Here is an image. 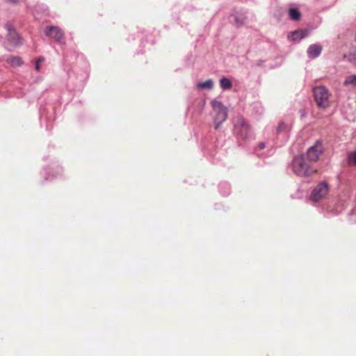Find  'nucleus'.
Segmentation results:
<instances>
[{
    "mask_svg": "<svg viewBox=\"0 0 356 356\" xmlns=\"http://www.w3.org/2000/svg\"><path fill=\"white\" fill-rule=\"evenodd\" d=\"M293 169L294 172L300 177H308L316 172V170H313L308 165L302 155L294 158Z\"/></svg>",
    "mask_w": 356,
    "mask_h": 356,
    "instance_id": "1",
    "label": "nucleus"
},
{
    "mask_svg": "<svg viewBox=\"0 0 356 356\" xmlns=\"http://www.w3.org/2000/svg\"><path fill=\"white\" fill-rule=\"evenodd\" d=\"M315 101L319 108H326L329 106L330 94L324 86H317L313 89Z\"/></svg>",
    "mask_w": 356,
    "mask_h": 356,
    "instance_id": "2",
    "label": "nucleus"
},
{
    "mask_svg": "<svg viewBox=\"0 0 356 356\" xmlns=\"http://www.w3.org/2000/svg\"><path fill=\"white\" fill-rule=\"evenodd\" d=\"M211 105L216 112L215 118V129H218L220 124L227 118V109L223 104L217 100L211 101Z\"/></svg>",
    "mask_w": 356,
    "mask_h": 356,
    "instance_id": "3",
    "label": "nucleus"
},
{
    "mask_svg": "<svg viewBox=\"0 0 356 356\" xmlns=\"http://www.w3.org/2000/svg\"><path fill=\"white\" fill-rule=\"evenodd\" d=\"M329 190L330 186L327 181L321 182L312 191L311 199L314 202H318L326 197Z\"/></svg>",
    "mask_w": 356,
    "mask_h": 356,
    "instance_id": "4",
    "label": "nucleus"
},
{
    "mask_svg": "<svg viewBox=\"0 0 356 356\" xmlns=\"http://www.w3.org/2000/svg\"><path fill=\"white\" fill-rule=\"evenodd\" d=\"M44 32L46 35L51 38L55 41L61 44H65V38L64 33L58 26H51L46 27Z\"/></svg>",
    "mask_w": 356,
    "mask_h": 356,
    "instance_id": "5",
    "label": "nucleus"
},
{
    "mask_svg": "<svg viewBox=\"0 0 356 356\" xmlns=\"http://www.w3.org/2000/svg\"><path fill=\"white\" fill-rule=\"evenodd\" d=\"M236 132L243 138L248 136L250 132V126L242 117H237L234 122Z\"/></svg>",
    "mask_w": 356,
    "mask_h": 356,
    "instance_id": "6",
    "label": "nucleus"
},
{
    "mask_svg": "<svg viewBox=\"0 0 356 356\" xmlns=\"http://www.w3.org/2000/svg\"><path fill=\"white\" fill-rule=\"evenodd\" d=\"M323 145L320 141H316V143L309 148L307 155V158L311 161H316L320 155L323 153Z\"/></svg>",
    "mask_w": 356,
    "mask_h": 356,
    "instance_id": "7",
    "label": "nucleus"
},
{
    "mask_svg": "<svg viewBox=\"0 0 356 356\" xmlns=\"http://www.w3.org/2000/svg\"><path fill=\"white\" fill-rule=\"evenodd\" d=\"M6 26L8 30V41L14 46L20 44L21 39L16 31L13 28L12 25L10 24H6Z\"/></svg>",
    "mask_w": 356,
    "mask_h": 356,
    "instance_id": "8",
    "label": "nucleus"
},
{
    "mask_svg": "<svg viewBox=\"0 0 356 356\" xmlns=\"http://www.w3.org/2000/svg\"><path fill=\"white\" fill-rule=\"evenodd\" d=\"M322 51V47L318 44L310 45L307 49V54L309 58H314L318 57Z\"/></svg>",
    "mask_w": 356,
    "mask_h": 356,
    "instance_id": "9",
    "label": "nucleus"
},
{
    "mask_svg": "<svg viewBox=\"0 0 356 356\" xmlns=\"http://www.w3.org/2000/svg\"><path fill=\"white\" fill-rule=\"evenodd\" d=\"M308 35V31L307 30H297L291 32L289 35L288 38L293 40H300L301 39L305 38Z\"/></svg>",
    "mask_w": 356,
    "mask_h": 356,
    "instance_id": "10",
    "label": "nucleus"
},
{
    "mask_svg": "<svg viewBox=\"0 0 356 356\" xmlns=\"http://www.w3.org/2000/svg\"><path fill=\"white\" fill-rule=\"evenodd\" d=\"M291 19L299 21L301 17V13L297 8H290L289 11Z\"/></svg>",
    "mask_w": 356,
    "mask_h": 356,
    "instance_id": "11",
    "label": "nucleus"
},
{
    "mask_svg": "<svg viewBox=\"0 0 356 356\" xmlns=\"http://www.w3.org/2000/svg\"><path fill=\"white\" fill-rule=\"evenodd\" d=\"M220 86L223 90H228L232 87V83L229 79L223 77L220 80Z\"/></svg>",
    "mask_w": 356,
    "mask_h": 356,
    "instance_id": "12",
    "label": "nucleus"
},
{
    "mask_svg": "<svg viewBox=\"0 0 356 356\" xmlns=\"http://www.w3.org/2000/svg\"><path fill=\"white\" fill-rule=\"evenodd\" d=\"M197 86L200 89H211L213 87V82L211 79H208L204 82L199 83Z\"/></svg>",
    "mask_w": 356,
    "mask_h": 356,
    "instance_id": "13",
    "label": "nucleus"
},
{
    "mask_svg": "<svg viewBox=\"0 0 356 356\" xmlns=\"http://www.w3.org/2000/svg\"><path fill=\"white\" fill-rule=\"evenodd\" d=\"M8 62L13 66H19L22 64V60L19 57H12L8 59Z\"/></svg>",
    "mask_w": 356,
    "mask_h": 356,
    "instance_id": "14",
    "label": "nucleus"
},
{
    "mask_svg": "<svg viewBox=\"0 0 356 356\" xmlns=\"http://www.w3.org/2000/svg\"><path fill=\"white\" fill-rule=\"evenodd\" d=\"M344 86L352 85L356 86V75L348 76L344 81Z\"/></svg>",
    "mask_w": 356,
    "mask_h": 356,
    "instance_id": "15",
    "label": "nucleus"
},
{
    "mask_svg": "<svg viewBox=\"0 0 356 356\" xmlns=\"http://www.w3.org/2000/svg\"><path fill=\"white\" fill-rule=\"evenodd\" d=\"M348 162L351 165H356V152H350L348 154Z\"/></svg>",
    "mask_w": 356,
    "mask_h": 356,
    "instance_id": "16",
    "label": "nucleus"
},
{
    "mask_svg": "<svg viewBox=\"0 0 356 356\" xmlns=\"http://www.w3.org/2000/svg\"><path fill=\"white\" fill-rule=\"evenodd\" d=\"M258 147H259V148L260 149H264V148H265V147H266V144H265V143H264V142H261V143H259Z\"/></svg>",
    "mask_w": 356,
    "mask_h": 356,
    "instance_id": "17",
    "label": "nucleus"
},
{
    "mask_svg": "<svg viewBox=\"0 0 356 356\" xmlns=\"http://www.w3.org/2000/svg\"><path fill=\"white\" fill-rule=\"evenodd\" d=\"M40 69V63L38 61H36V63H35V70L37 71H39Z\"/></svg>",
    "mask_w": 356,
    "mask_h": 356,
    "instance_id": "18",
    "label": "nucleus"
},
{
    "mask_svg": "<svg viewBox=\"0 0 356 356\" xmlns=\"http://www.w3.org/2000/svg\"><path fill=\"white\" fill-rule=\"evenodd\" d=\"M284 126V124L283 123H280L279 125H278V127H277V131H280L282 129V127Z\"/></svg>",
    "mask_w": 356,
    "mask_h": 356,
    "instance_id": "19",
    "label": "nucleus"
},
{
    "mask_svg": "<svg viewBox=\"0 0 356 356\" xmlns=\"http://www.w3.org/2000/svg\"><path fill=\"white\" fill-rule=\"evenodd\" d=\"M44 60V58H42V57H40L38 58V60L36 61H38L39 63L42 62Z\"/></svg>",
    "mask_w": 356,
    "mask_h": 356,
    "instance_id": "20",
    "label": "nucleus"
},
{
    "mask_svg": "<svg viewBox=\"0 0 356 356\" xmlns=\"http://www.w3.org/2000/svg\"><path fill=\"white\" fill-rule=\"evenodd\" d=\"M355 59H356V50H355Z\"/></svg>",
    "mask_w": 356,
    "mask_h": 356,
    "instance_id": "21",
    "label": "nucleus"
}]
</instances>
